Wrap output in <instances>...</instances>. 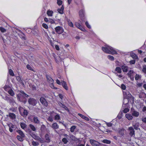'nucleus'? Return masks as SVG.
Wrapping results in <instances>:
<instances>
[{
  "instance_id": "nucleus-24",
  "label": "nucleus",
  "mask_w": 146,
  "mask_h": 146,
  "mask_svg": "<svg viewBox=\"0 0 146 146\" xmlns=\"http://www.w3.org/2000/svg\"><path fill=\"white\" fill-rule=\"evenodd\" d=\"M52 127L54 129H57L58 128V126L56 123H53L52 125Z\"/></svg>"
},
{
  "instance_id": "nucleus-53",
  "label": "nucleus",
  "mask_w": 146,
  "mask_h": 146,
  "mask_svg": "<svg viewBox=\"0 0 146 146\" xmlns=\"http://www.w3.org/2000/svg\"><path fill=\"white\" fill-rule=\"evenodd\" d=\"M42 27L45 29H47L48 28V26L45 23H43L42 24Z\"/></svg>"
},
{
  "instance_id": "nucleus-18",
  "label": "nucleus",
  "mask_w": 146,
  "mask_h": 146,
  "mask_svg": "<svg viewBox=\"0 0 146 146\" xmlns=\"http://www.w3.org/2000/svg\"><path fill=\"white\" fill-rule=\"evenodd\" d=\"M139 123H137L133 125L134 129L135 130L140 129L139 128Z\"/></svg>"
},
{
  "instance_id": "nucleus-34",
  "label": "nucleus",
  "mask_w": 146,
  "mask_h": 146,
  "mask_svg": "<svg viewBox=\"0 0 146 146\" xmlns=\"http://www.w3.org/2000/svg\"><path fill=\"white\" fill-rule=\"evenodd\" d=\"M8 93L11 96H13L14 95V93L12 90H9Z\"/></svg>"
},
{
  "instance_id": "nucleus-48",
  "label": "nucleus",
  "mask_w": 146,
  "mask_h": 146,
  "mask_svg": "<svg viewBox=\"0 0 146 146\" xmlns=\"http://www.w3.org/2000/svg\"><path fill=\"white\" fill-rule=\"evenodd\" d=\"M142 71L144 73L146 74V65L143 66Z\"/></svg>"
},
{
  "instance_id": "nucleus-62",
  "label": "nucleus",
  "mask_w": 146,
  "mask_h": 146,
  "mask_svg": "<svg viewBox=\"0 0 146 146\" xmlns=\"http://www.w3.org/2000/svg\"><path fill=\"white\" fill-rule=\"evenodd\" d=\"M122 113L121 114L119 113L117 115V117L119 119H120L122 118Z\"/></svg>"
},
{
  "instance_id": "nucleus-44",
  "label": "nucleus",
  "mask_w": 146,
  "mask_h": 146,
  "mask_svg": "<svg viewBox=\"0 0 146 146\" xmlns=\"http://www.w3.org/2000/svg\"><path fill=\"white\" fill-rule=\"evenodd\" d=\"M67 35L66 34V33H63L62 34L61 36H60L61 37V38H65L66 37Z\"/></svg>"
},
{
  "instance_id": "nucleus-9",
  "label": "nucleus",
  "mask_w": 146,
  "mask_h": 146,
  "mask_svg": "<svg viewBox=\"0 0 146 146\" xmlns=\"http://www.w3.org/2000/svg\"><path fill=\"white\" fill-rule=\"evenodd\" d=\"M55 29L56 31L59 34H61L63 33L64 31V30L60 26L56 27L55 28Z\"/></svg>"
},
{
  "instance_id": "nucleus-15",
  "label": "nucleus",
  "mask_w": 146,
  "mask_h": 146,
  "mask_svg": "<svg viewBox=\"0 0 146 146\" xmlns=\"http://www.w3.org/2000/svg\"><path fill=\"white\" fill-rule=\"evenodd\" d=\"M46 78L47 79V80L48 82H49L50 83H53L54 80L52 78L49 76L46 75Z\"/></svg>"
},
{
  "instance_id": "nucleus-21",
  "label": "nucleus",
  "mask_w": 146,
  "mask_h": 146,
  "mask_svg": "<svg viewBox=\"0 0 146 146\" xmlns=\"http://www.w3.org/2000/svg\"><path fill=\"white\" fill-rule=\"evenodd\" d=\"M78 115L81 117H82L83 119H84L86 121H89V119L88 117L84 116V115L80 113H78Z\"/></svg>"
},
{
  "instance_id": "nucleus-42",
  "label": "nucleus",
  "mask_w": 146,
  "mask_h": 146,
  "mask_svg": "<svg viewBox=\"0 0 146 146\" xmlns=\"http://www.w3.org/2000/svg\"><path fill=\"white\" fill-rule=\"evenodd\" d=\"M134 73V72L132 70H130L127 73V75L128 76L131 75V74Z\"/></svg>"
},
{
  "instance_id": "nucleus-58",
  "label": "nucleus",
  "mask_w": 146,
  "mask_h": 146,
  "mask_svg": "<svg viewBox=\"0 0 146 146\" xmlns=\"http://www.w3.org/2000/svg\"><path fill=\"white\" fill-rule=\"evenodd\" d=\"M85 24L87 27L89 29L91 28L88 22L87 21H86L85 23Z\"/></svg>"
},
{
  "instance_id": "nucleus-10",
  "label": "nucleus",
  "mask_w": 146,
  "mask_h": 146,
  "mask_svg": "<svg viewBox=\"0 0 146 146\" xmlns=\"http://www.w3.org/2000/svg\"><path fill=\"white\" fill-rule=\"evenodd\" d=\"M118 132L119 134L122 136H123L125 131V129L123 128H119L118 129Z\"/></svg>"
},
{
  "instance_id": "nucleus-47",
  "label": "nucleus",
  "mask_w": 146,
  "mask_h": 146,
  "mask_svg": "<svg viewBox=\"0 0 146 146\" xmlns=\"http://www.w3.org/2000/svg\"><path fill=\"white\" fill-rule=\"evenodd\" d=\"M8 125L9 127H10L12 129H14L15 128V126L12 124H9Z\"/></svg>"
},
{
  "instance_id": "nucleus-6",
  "label": "nucleus",
  "mask_w": 146,
  "mask_h": 146,
  "mask_svg": "<svg viewBox=\"0 0 146 146\" xmlns=\"http://www.w3.org/2000/svg\"><path fill=\"white\" fill-rule=\"evenodd\" d=\"M90 142L92 146H100L101 143L93 139L90 140Z\"/></svg>"
},
{
  "instance_id": "nucleus-26",
  "label": "nucleus",
  "mask_w": 146,
  "mask_h": 146,
  "mask_svg": "<svg viewBox=\"0 0 146 146\" xmlns=\"http://www.w3.org/2000/svg\"><path fill=\"white\" fill-rule=\"evenodd\" d=\"M70 137L71 139L73 141H77L79 140V139H78L76 138L73 135H71Z\"/></svg>"
},
{
  "instance_id": "nucleus-11",
  "label": "nucleus",
  "mask_w": 146,
  "mask_h": 146,
  "mask_svg": "<svg viewBox=\"0 0 146 146\" xmlns=\"http://www.w3.org/2000/svg\"><path fill=\"white\" fill-rule=\"evenodd\" d=\"M128 130L130 131L129 134L131 136H132L133 135H135V131L133 127H129Z\"/></svg>"
},
{
  "instance_id": "nucleus-46",
  "label": "nucleus",
  "mask_w": 146,
  "mask_h": 146,
  "mask_svg": "<svg viewBox=\"0 0 146 146\" xmlns=\"http://www.w3.org/2000/svg\"><path fill=\"white\" fill-rule=\"evenodd\" d=\"M108 59H110V60H113L114 59V57L111 55H109L108 56Z\"/></svg>"
},
{
  "instance_id": "nucleus-57",
  "label": "nucleus",
  "mask_w": 146,
  "mask_h": 146,
  "mask_svg": "<svg viewBox=\"0 0 146 146\" xmlns=\"http://www.w3.org/2000/svg\"><path fill=\"white\" fill-rule=\"evenodd\" d=\"M78 28L82 31H84L85 30L80 25Z\"/></svg>"
},
{
  "instance_id": "nucleus-63",
  "label": "nucleus",
  "mask_w": 146,
  "mask_h": 146,
  "mask_svg": "<svg viewBox=\"0 0 146 146\" xmlns=\"http://www.w3.org/2000/svg\"><path fill=\"white\" fill-rule=\"evenodd\" d=\"M127 94H128V92H123V95L124 98H125V96H127Z\"/></svg>"
},
{
  "instance_id": "nucleus-31",
  "label": "nucleus",
  "mask_w": 146,
  "mask_h": 146,
  "mask_svg": "<svg viewBox=\"0 0 146 146\" xmlns=\"http://www.w3.org/2000/svg\"><path fill=\"white\" fill-rule=\"evenodd\" d=\"M53 12L52 11L48 10L47 12V14L49 16H52Z\"/></svg>"
},
{
  "instance_id": "nucleus-45",
  "label": "nucleus",
  "mask_w": 146,
  "mask_h": 146,
  "mask_svg": "<svg viewBox=\"0 0 146 146\" xmlns=\"http://www.w3.org/2000/svg\"><path fill=\"white\" fill-rule=\"evenodd\" d=\"M39 143L38 142L33 141L32 142V144L35 146H38L39 145Z\"/></svg>"
},
{
  "instance_id": "nucleus-22",
  "label": "nucleus",
  "mask_w": 146,
  "mask_h": 146,
  "mask_svg": "<svg viewBox=\"0 0 146 146\" xmlns=\"http://www.w3.org/2000/svg\"><path fill=\"white\" fill-rule=\"evenodd\" d=\"M79 15L81 18H83L84 17V11L82 9L79 11Z\"/></svg>"
},
{
  "instance_id": "nucleus-37",
  "label": "nucleus",
  "mask_w": 146,
  "mask_h": 146,
  "mask_svg": "<svg viewBox=\"0 0 146 146\" xmlns=\"http://www.w3.org/2000/svg\"><path fill=\"white\" fill-rule=\"evenodd\" d=\"M4 89L6 91L10 88V87L8 85H5L4 87Z\"/></svg>"
},
{
  "instance_id": "nucleus-16",
  "label": "nucleus",
  "mask_w": 146,
  "mask_h": 146,
  "mask_svg": "<svg viewBox=\"0 0 146 146\" xmlns=\"http://www.w3.org/2000/svg\"><path fill=\"white\" fill-rule=\"evenodd\" d=\"M45 138L46 139L45 142L46 143H49L50 142V139L49 136L48 134H46L45 136Z\"/></svg>"
},
{
  "instance_id": "nucleus-43",
  "label": "nucleus",
  "mask_w": 146,
  "mask_h": 146,
  "mask_svg": "<svg viewBox=\"0 0 146 146\" xmlns=\"http://www.w3.org/2000/svg\"><path fill=\"white\" fill-rule=\"evenodd\" d=\"M27 68L28 69L30 70H32L33 71H34V70L32 68L31 66L29 64H27Z\"/></svg>"
},
{
  "instance_id": "nucleus-32",
  "label": "nucleus",
  "mask_w": 146,
  "mask_h": 146,
  "mask_svg": "<svg viewBox=\"0 0 146 146\" xmlns=\"http://www.w3.org/2000/svg\"><path fill=\"white\" fill-rule=\"evenodd\" d=\"M17 139L21 141H23V138L24 137H22L19 135H17Z\"/></svg>"
},
{
  "instance_id": "nucleus-60",
  "label": "nucleus",
  "mask_w": 146,
  "mask_h": 146,
  "mask_svg": "<svg viewBox=\"0 0 146 146\" xmlns=\"http://www.w3.org/2000/svg\"><path fill=\"white\" fill-rule=\"evenodd\" d=\"M125 99H125V98H124L123 102V105H125L126 104H127L128 103V102H127V101H125L126 100H127Z\"/></svg>"
},
{
  "instance_id": "nucleus-35",
  "label": "nucleus",
  "mask_w": 146,
  "mask_h": 146,
  "mask_svg": "<svg viewBox=\"0 0 146 146\" xmlns=\"http://www.w3.org/2000/svg\"><path fill=\"white\" fill-rule=\"evenodd\" d=\"M2 39L3 42L5 44H5L6 43H7V42H8V43L10 42V41L9 39H7V40H5L3 38H2Z\"/></svg>"
},
{
  "instance_id": "nucleus-25",
  "label": "nucleus",
  "mask_w": 146,
  "mask_h": 146,
  "mask_svg": "<svg viewBox=\"0 0 146 146\" xmlns=\"http://www.w3.org/2000/svg\"><path fill=\"white\" fill-rule=\"evenodd\" d=\"M60 106L61 107H62L63 108H64V109L65 110H66L67 111H68V112L69 111V110L68 109V108L66 106H65V105H64V104H63L62 103H60Z\"/></svg>"
},
{
  "instance_id": "nucleus-40",
  "label": "nucleus",
  "mask_w": 146,
  "mask_h": 146,
  "mask_svg": "<svg viewBox=\"0 0 146 146\" xmlns=\"http://www.w3.org/2000/svg\"><path fill=\"white\" fill-rule=\"evenodd\" d=\"M9 74L12 76H14V74L13 71V70L11 69H9Z\"/></svg>"
},
{
  "instance_id": "nucleus-55",
  "label": "nucleus",
  "mask_w": 146,
  "mask_h": 146,
  "mask_svg": "<svg viewBox=\"0 0 146 146\" xmlns=\"http://www.w3.org/2000/svg\"><path fill=\"white\" fill-rule=\"evenodd\" d=\"M0 30L3 33L6 31V29L2 27H1L0 28Z\"/></svg>"
},
{
  "instance_id": "nucleus-51",
  "label": "nucleus",
  "mask_w": 146,
  "mask_h": 146,
  "mask_svg": "<svg viewBox=\"0 0 146 146\" xmlns=\"http://www.w3.org/2000/svg\"><path fill=\"white\" fill-rule=\"evenodd\" d=\"M62 2L61 0H58L57 3L59 5H61L62 4Z\"/></svg>"
},
{
  "instance_id": "nucleus-33",
  "label": "nucleus",
  "mask_w": 146,
  "mask_h": 146,
  "mask_svg": "<svg viewBox=\"0 0 146 146\" xmlns=\"http://www.w3.org/2000/svg\"><path fill=\"white\" fill-rule=\"evenodd\" d=\"M132 95L129 92H128V94H127V95L126 96H125V99H129L130 98H131L132 97Z\"/></svg>"
},
{
  "instance_id": "nucleus-30",
  "label": "nucleus",
  "mask_w": 146,
  "mask_h": 146,
  "mask_svg": "<svg viewBox=\"0 0 146 146\" xmlns=\"http://www.w3.org/2000/svg\"><path fill=\"white\" fill-rule=\"evenodd\" d=\"M31 129L33 131H35L36 129L35 126L32 124H30L29 125Z\"/></svg>"
},
{
  "instance_id": "nucleus-52",
  "label": "nucleus",
  "mask_w": 146,
  "mask_h": 146,
  "mask_svg": "<svg viewBox=\"0 0 146 146\" xmlns=\"http://www.w3.org/2000/svg\"><path fill=\"white\" fill-rule=\"evenodd\" d=\"M50 86L52 88H53L55 89H57L56 88L54 87L53 83H50Z\"/></svg>"
},
{
  "instance_id": "nucleus-59",
  "label": "nucleus",
  "mask_w": 146,
  "mask_h": 146,
  "mask_svg": "<svg viewBox=\"0 0 146 146\" xmlns=\"http://www.w3.org/2000/svg\"><path fill=\"white\" fill-rule=\"evenodd\" d=\"M49 21L51 24L55 23L54 21L52 19H50Z\"/></svg>"
},
{
  "instance_id": "nucleus-23",
  "label": "nucleus",
  "mask_w": 146,
  "mask_h": 146,
  "mask_svg": "<svg viewBox=\"0 0 146 146\" xmlns=\"http://www.w3.org/2000/svg\"><path fill=\"white\" fill-rule=\"evenodd\" d=\"M33 121L35 123L38 124L39 123L40 121L37 117H35L33 118Z\"/></svg>"
},
{
  "instance_id": "nucleus-41",
  "label": "nucleus",
  "mask_w": 146,
  "mask_h": 146,
  "mask_svg": "<svg viewBox=\"0 0 146 146\" xmlns=\"http://www.w3.org/2000/svg\"><path fill=\"white\" fill-rule=\"evenodd\" d=\"M76 128V127L75 126H73L70 128V131L71 132H73Z\"/></svg>"
},
{
  "instance_id": "nucleus-8",
  "label": "nucleus",
  "mask_w": 146,
  "mask_h": 146,
  "mask_svg": "<svg viewBox=\"0 0 146 146\" xmlns=\"http://www.w3.org/2000/svg\"><path fill=\"white\" fill-rule=\"evenodd\" d=\"M40 100L41 104L45 106L46 107L48 106V103L46 100L43 97L40 98Z\"/></svg>"
},
{
  "instance_id": "nucleus-7",
  "label": "nucleus",
  "mask_w": 146,
  "mask_h": 146,
  "mask_svg": "<svg viewBox=\"0 0 146 146\" xmlns=\"http://www.w3.org/2000/svg\"><path fill=\"white\" fill-rule=\"evenodd\" d=\"M29 134L35 139L39 141H41V139L39 136H37L35 134L33 133L31 131H29Z\"/></svg>"
},
{
  "instance_id": "nucleus-28",
  "label": "nucleus",
  "mask_w": 146,
  "mask_h": 146,
  "mask_svg": "<svg viewBox=\"0 0 146 146\" xmlns=\"http://www.w3.org/2000/svg\"><path fill=\"white\" fill-rule=\"evenodd\" d=\"M102 142L104 143H106L107 144H110L111 143V141L107 139H105L102 141Z\"/></svg>"
},
{
  "instance_id": "nucleus-20",
  "label": "nucleus",
  "mask_w": 146,
  "mask_h": 146,
  "mask_svg": "<svg viewBox=\"0 0 146 146\" xmlns=\"http://www.w3.org/2000/svg\"><path fill=\"white\" fill-rule=\"evenodd\" d=\"M17 132L19 133L21 136L22 137H25V135L23 133L22 131L21 130H18L17 131Z\"/></svg>"
},
{
  "instance_id": "nucleus-36",
  "label": "nucleus",
  "mask_w": 146,
  "mask_h": 146,
  "mask_svg": "<svg viewBox=\"0 0 146 146\" xmlns=\"http://www.w3.org/2000/svg\"><path fill=\"white\" fill-rule=\"evenodd\" d=\"M62 141L63 142L64 144H66L68 142V141L67 139L66 138H64L62 139Z\"/></svg>"
},
{
  "instance_id": "nucleus-39",
  "label": "nucleus",
  "mask_w": 146,
  "mask_h": 146,
  "mask_svg": "<svg viewBox=\"0 0 146 146\" xmlns=\"http://www.w3.org/2000/svg\"><path fill=\"white\" fill-rule=\"evenodd\" d=\"M45 128H46L45 126L44 125H42L41 126V127L40 128V130L41 131H43L44 130Z\"/></svg>"
},
{
  "instance_id": "nucleus-38",
  "label": "nucleus",
  "mask_w": 146,
  "mask_h": 146,
  "mask_svg": "<svg viewBox=\"0 0 146 146\" xmlns=\"http://www.w3.org/2000/svg\"><path fill=\"white\" fill-rule=\"evenodd\" d=\"M141 75H139L136 74L135 76V78L136 80H137L141 78Z\"/></svg>"
},
{
  "instance_id": "nucleus-54",
  "label": "nucleus",
  "mask_w": 146,
  "mask_h": 146,
  "mask_svg": "<svg viewBox=\"0 0 146 146\" xmlns=\"http://www.w3.org/2000/svg\"><path fill=\"white\" fill-rule=\"evenodd\" d=\"M135 62V60H131L129 62L130 64H134Z\"/></svg>"
},
{
  "instance_id": "nucleus-12",
  "label": "nucleus",
  "mask_w": 146,
  "mask_h": 146,
  "mask_svg": "<svg viewBox=\"0 0 146 146\" xmlns=\"http://www.w3.org/2000/svg\"><path fill=\"white\" fill-rule=\"evenodd\" d=\"M121 69L123 72H127L128 70V67L124 65L122 66Z\"/></svg>"
},
{
  "instance_id": "nucleus-61",
  "label": "nucleus",
  "mask_w": 146,
  "mask_h": 146,
  "mask_svg": "<svg viewBox=\"0 0 146 146\" xmlns=\"http://www.w3.org/2000/svg\"><path fill=\"white\" fill-rule=\"evenodd\" d=\"M16 79L19 82L21 81V78L19 76H17L16 77Z\"/></svg>"
},
{
  "instance_id": "nucleus-29",
  "label": "nucleus",
  "mask_w": 146,
  "mask_h": 146,
  "mask_svg": "<svg viewBox=\"0 0 146 146\" xmlns=\"http://www.w3.org/2000/svg\"><path fill=\"white\" fill-rule=\"evenodd\" d=\"M115 71H117V72L119 73H121V68L119 67H117L115 69Z\"/></svg>"
},
{
  "instance_id": "nucleus-64",
  "label": "nucleus",
  "mask_w": 146,
  "mask_h": 146,
  "mask_svg": "<svg viewBox=\"0 0 146 146\" xmlns=\"http://www.w3.org/2000/svg\"><path fill=\"white\" fill-rule=\"evenodd\" d=\"M80 25V24L76 22L75 23V25L77 28H78Z\"/></svg>"
},
{
  "instance_id": "nucleus-56",
  "label": "nucleus",
  "mask_w": 146,
  "mask_h": 146,
  "mask_svg": "<svg viewBox=\"0 0 146 146\" xmlns=\"http://www.w3.org/2000/svg\"><path fill=\"white\" fill-rule=\"evenodd\" d=\"M121 89L123 90H125L126 88V86H125V85L124 84H122L121 85Z\"/></svg>"
},
{
  "instance_id": "nucleus-2",
  "label": "nucleus",
  "mask_w": 146,
  "mask_h": 146,
  "mask_svg": "<svg viewBox=\"0 0 146 146\" xmlns=\"http://www.w3.org/2000/svg\"><path fill=\"white\" fill-rule=\"evenodd\" d=\"M102 49L103 51L106 53L112 54H117V53L116 51L111 46H107V47H102Z\"/></svg>"
},
{
  "instance_id": "nucleus-17",
  "label": "nucleus",
  "mask_w": 146,
  "mask_h": 146,
  "mask_svg": "<svg viewBox=\"0 0 146 146\" xmlns=\"http://www.w3.org/2000/svg\"><path fill=\"white\" fill-rule=\"evenodd\" d=\"M125 116L129 120H131L133 117L132 115H131V114L129 113L126 114Z\"/></svg>"
},
{
  "instance_id": "nucleus-50",
  "label": "nucleus",
  "mask_w": 146,
  "mask_h": 146,
  "mask_svg": "<svg viewBox=\"0 0 146 146\" xmlns=\"http://www.w3.org/2000/svg\"><path fill=\"white\" fill-rule=\"evenodd\" d=\"M55 120H59L60 119V117L58 114H57L55 115L54 117Z\"/></svg>"
},
{
  "instance_id": "nucleus-4",
  "label": "nucleus",
  "mask_w": 146,
  "mask_h": 146,
  "mask_svg": "<svg viewBox=\"0 0 146 146\" xmlns=\"http://www.w3.org/2000/svg\"><path fill=\"white\" fill-rule=\"evenodd\" d=\"M28 102L29 104L33 106H35L37 103L36 100L33 98H29Z\"/></svg>"
},
{
  "instance_id": "nucleus-1",
  "label": "nucleus",
  "mask_w": 146,
  "mask_h": 146,
  "mask_svg": "<svg viewBox=\"0 0 146 146\" xmlns=\"http://www.w3.org/2000/svg\"><path fill=\"white\" fill-rule=\"evenodd\" d=\"M28 96V95L23 91H20L19 94L17 96V100L24 104H25L27 102L26 97H27Z\"/></svg>"
},
{
  "instance_id": "nucleus-5",
  "label": "nucleus",
  "mask_w": 146,
  "mask_h": 146,
  "mask_svg": "<svg viewBox=\"0 0 146 146\" xmlns=\"http://www.w3.org/2000/svg\"><path fill=\"white\" fill-rule=\"evenodd\" d=\"M130 112L132 115L135 117H138L139 114L138 112L132 108L131 109Z\"/></svg>"
},
{
  "instance_id": "nucleus-19",
  "label": "nucleus",
  "mask_w": 146,
  "mask_h": 146,
  "mask_svg": "<svg viewBox=\"0 0 146 146\" xmlns=\"http://www.w3.org/2000/svg\"><path fill=\"white\" fill-rule=\"evenodd\" d=\"M9 116L12 119H14L16 118V115L15 114L13 113H9Z\"/></svg>"
},
{
  "instance_id": "nucleus-3",
  "label": "nucleus",
  "mask_w": 146,
  "mask_h": 146,
  "mask_svg": "<svg viewBox=\"0 0 146 146\" xmlns=\"http://www.w3.org/2000/svg\"><path fill=\"white\" fill-rule=\"evenodd\" d=\"M19 110L21 115L24 117H26L28 114V111L21 107H19Z\"/></svg>"
},
{
  "instance_id": "nucleus-14",
  "label": "nucleus",
  "mask_w": 146,
  "mask_h": 146,
  "mask_svg": "<svg viewBox=\"0 0 146 146\" xmlns=\"http://www.w3.org/2000/svg\"><path fill=\"white\" fill-rule=\"evenodd\" d=\"M64 7L62 5L60 8H59L57 9L58 12L61 14H62L64 13Z\"/></svg>"
},
{
  "instance_id": "nucleus-13",
  "label": "nucleus",
  "mask_w": 146,
  "mask_h": 146,
  "mask_svg": "<svg viewBox=\"0 0 146 146\" xmlns=\"http://www.w3.org/2000/svg\"><path fill=\"white\" fill-rule=\"evenodd\" d=\"M62 85L63 87L66 90H68V87L66 82L64 81H62L61 82Z\"/></svg>"
},
{
  "instance_id": "nucleus-49",
  "label": "nucleus",
  "mask_w": 146,
  "mask_h": 146,
  "mask_svg": "<svg viewBox=\"0 0 146 146\" xmlns=\"http://www.w3.org/2000/svg\"><path fill=\"white\" fill-rule=\"evenodd\" d=\"M129 110L128 108H126L124 109L123 110V112L126 113L128 112Z\"/></svg>"
},
{
  "instance_id": "nucleus-27",
  "label": "nucleus",
  "mask_w": 146,
  "mask_h": 146,
  "mask_svg": "<svg viewBox=\"0 0 146 146\" xmlns=\"http://www.w3.org/2000/svg\"><path fill=\"white\" fill-rule=\"evenodd\" d=\"M20 125L21 126V127L23 129H25V128H26V127L27 126V125H26V124L24 123H20Z\"/></svg>"
}]
</instances>
